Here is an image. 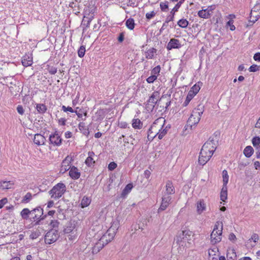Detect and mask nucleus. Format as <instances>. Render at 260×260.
<instances>
[{"label": "nucleus", "instance_id": "13d9d810", "mask_svg": "<svg viewBox=\"0 0 260 260\" xmlns=\"http://www.w3.org/2000/svg\"><path fill=\"white\" fill-rule=\"evenodd\" d=\"M259 67L256 64H253L249 68V71L250 72H255L259 70Z\"/></svg>", "mask_w": 260, "mask_h": 260}, {"label": "nucleus", "instance_id": "8fccbe9b", "mask_svg": "<svg viewBox=\"0 0 260 260\" xmlns=\"http://www.w3.org/2000/svg\"><path fill=\"white\" fill-rule=\"evenodd\" d=\"M47 70L48 72L51 75H54L56 73L57 69L53 66H48Z\"/></svg>", "mask_w": 260, "mask_h": 260}, {"label": "nucleus", "instance_id": "aec40b11", "mask_svg": "<svg viewBox=\"0 0 260 260\" xmlns=\"http://www.w3.org/2000/svg\"><path fill=\"white\" fill-rule=\"evenodd\" d=\"M70 176L73 179H77L80 176V173L78 171L77 167L73 166L69 172Z\"/></svg>", "mask_w": 260, "mask_h": 260}, {"label": "nucleus", "instance_id": "4468645a", "mask_svg": "<svg viewBox=\"0 0 260 260\" xmlns=\"http://www.w3.org/2000/svg\"><path fill=\"white\" fill-rule=\"evenodd\" d=\"M116 233L114 232H109L108 230L106 233L103 235L101 237L102 242H105L106 244H108L109 242H111L114 238Z\"/></svg>", "mask_w": 260, "mask_h": 260}, {"label": "nucleus", "instance_id": "f3484780", "mask_svg": "<svg viewBox=\"0 0 260 260\" xmlns=\"http://www.w3.org/2000/svg\"><path fill=\"white\" fill-rule=\"evenodd\" d=\"M22 64L24 67H27L32 64V56L31 54H26L22 58Z\"/></svg>", "mask_w": 260, "mask_h": 260}, {"label": "nucleus", "instance_id": "20e7f679", "mask_svg": "<svg viewBox=\"0 0 260 260\" xmlns=\"http://www.w3.org/2000/svg\"><path fill=\"white\" fill-rule=\"evenodd\" d=\"M31 218L36 221V225L40 224L41 221L47 218V215H44L43 210L41 207H37L31 210Z\"/></svg>", "mask_w": 260, "mask_h": 260}, {"label": "nucleus", "instance_id": "f8f14e48", "mask_svg": "<svg viewBox=\"0 0 260 260\" xmlns=\"http://www.w3.org/2000/svg\"><path fill=\"white\" fill-rule=\"evenodd\" d=\"M185 0H180L175 7L170 11V15L167 16L168 21H173L174 18V15L176 12H177L179 9L180 8L182 4L184 2Z\"/></svg>", "mask_w": 260, "mask_h": 260}, {"label": "nucleus", "instance_id": "c03bdc74", "mask_svg": "<svg viewBox=\"0 0 260 260\" xmlns=\"http://www.w3.org/2000/svg\"><path fill=\"white\" fill-rule=\"evenodd\" d=\"M32 199V194L30 192H27L23 198L21 202L22 203H29Z\"/></svg>", "mask_w": 260, "mask_h": 260}, {"label": "nucleus", "instance_id": "72a5a7b5", "mask_svg": "<svg viewBox=\"0 0 260 260\" xmlns=\"http://www.w3.org/2000/svg\"><path fill=\"white\" fill-rule=\"evenodd\" d=\"M125 25L130 30H133L135 25V21L133 18H130L125 21Z\"/></svg>", "mask_w": 260, "mask_h": 260}, {"label": "nucleus", "instance_id": "e2e57ef3", "mask_svg": "<svg viewBox=\"0 0 260 260\" xmlns=\"http://www.w3.org/2000/svg\"><path fill=\"white\" fill-rule=\"evenodd\" d=\"M170 21H168V17H167L166 19V20H165V22L163 23V24H162V26H161V28H160V30H159V31H160V33L162 32V31L163 30H164V29L167 27V25H167V24H168L169 22H170Z\"/></svg>", "mask_w": 260, "mask_h": 260}, {"label": "nucleus", "instance_id": "de8ad7c7", "mask_svg": "<svg viewBox=\"0 0 260 260\" xmlns=\"http://www.w3.org/2000/svg\"><path fill=\"white\" fill-rule=\"evenodd\" d=\"M160 71V66H157L151 70V75L158 76Z\"/></svg>", "mask_w": 260, "mask_h": 260}, {"label": "nucleus", "instance_id": "a18cd8bd", "mask_svg": "<svg viewBox=\"0 0 260 260\" xmlns=\"http://www.w3.org/2000/svg\"><path fill=\"white\" fill-rule=\"evenodd\" d=\"M59 224V222L57 220L51 219L49 223V225H50L51 228H52L51 229H55V230H57L58 229Z\"/></svg>", "mask_w": 260, "mask_h": 260}, {"label": "nucleus", "instance_id": "f257e3e1", "mask_svg": "<svg viewBox=\"0 0 260 260\" xmlns=\"http://www.w3.org/2000/svg\"><path fill=\"white\" fill-rule=\"evenodd\" d=\"M215 148L213 146V143L211 141L206 142L201 150L198 162L201 165H205L213 155Z\"/></svg>", "mask_w": 260, "mask_h": 260}, {"label": "nucleus", "instance_id": "2f4dec72", "mask_svg": "<svg viewBox=\"0 0 260 260\" xmlns=\"http://www.w3.org/2000/svg\"><path fill=\"white\" fill-rule=\"evenodd\" d=\"M36 109L40 114H44L47 110V107L43 104H38L36 105Z\"/></svg>", "mask_w": 260, "mask_h": 260}, {"label": "nucleus", "instance_id": "338daca9", "mask_svg": "<svg viewBox=\"0 0 260 260\" xmlns=\"http://www.w3.org/2000/svg\"><path fill=\"white\" fill-rule=\"evenodd\" d=\"M69 7L71 8L72 9L76 8V7H79V4H78L76 2L73 1L70 3L69 4Z\"/></svg>", "mask_w": 260, "mask_h": 260}, {"label": "nucleus", "instance_id": "2eb2a0df", "mask_svg": "<svg viewBox=\"0 0 260 260\" xmlns=\"http://www.w3.org/2000/svg\"><path fill=\"white\" fill-rule=\"evenodd\" d=\"M46 138L44 136L40 134H36L34 136V142L35 144L39 145H45Z\"/></svg>", "mask_w": 260, "mask_h": 260}, {"label": "nucleus", "instance_id": "ea45409f", "mask_svg": "<svg viewBox=\"0 0 260 260\" xmlns=\"http://www.w3.org/2000/svg\"><path fill=\"white\" fill-rule=\"evenodd\" d=\"M10 181H3L0 182V188L2 189H7L11 188L10 185H12Z\"/></svg>", "mask_w": 260, "mask_h": 260}, {"label": "nucleus", "instance_id": "5701e85b", "mask_svg": "<svg viewBox=\"0 0 260 260\" xmlns=\"http://www.w3.org/2000/svg\"><path fill=\"white\" fill-rule=\"evenodd\" d=\"M133 187V185L132 183L127 184L121 193V198H125V197L131 192Z\"/></svg>", "mask_w": 260, "mask_h": 260}, {"label": "nucleus", "instance_id": "bf43d9fd", "mask_svg": "<svg viewBox=\"0 0 260 260\" xmlns=\"http://www.w3.org/2000/svg\"><path fill=\"white\" fill-rule=\"evenodd\" d=\"M227 197H228V192H223V191L220 192V200L222 201L225 202V200L227 199Z\"/></svg>", "mask_w": 260, "mask_h": 260}, {"label": "nucleus", "instance_id": "9b49d317", "mask_svg": "<svg viewBox=\"0 0 260 260\" xmlns=\"http://www.w3.org/2000/svg\"><path fill=\"white\" fill-rule=\"evenodd\" d=\"M49 139L50 144L54 146H60L62 143L61 138L56 133L50 135Z\"/></svg>", "mask_w": 260, "mask_h": 260}, {"label": "nucleus", "instance_id": "4be33fe9", "mask_svg": "<svg viewBox=\"0 0 260 260\" xmlns=\"http://www.w3.org/2000/svg\"><path fill=\"white\" fill-rule=\"evenodd\" d=\"M88 154V156L86 158L85 162L87 166L90 167L95 163V161L93 158V156H94V153L92 151H89Z\"/></svg>", "mask_w": 260, "mask_h": 260}, {"label": "nucleus", "instance_id": "9d476101", "mask_svg": "<svg viewBox=\"0 0 260 260\" xmlns=\"http://www.w3.org/2000/svg\"><path fill=\"white\" fill-rule=\"evenodd\" d=\"M253 17L254 19L250 21L254 23L260 17V4H256L251 9L250 12V19Z\"/></svg>", "mask_w": 260, "mask_h": 260}, {"label": "nucleus", "instance_id": "e433bc0d", "mask_svg": "<svg viewBox=\"0 0 260 260\" xmlns=\"http://www.w3.org/2000/svg\"><path fill=\"white\" fill-rule=\"evenodd\" d=\"M253 146L256 149H260V137L258 136L254 137L252 139Z\"/></svg>", "mask_w": 260, "mask_h": 260}, {"label": "nucleus", "instance_id": "c9c22d12", "mask_svg": "<svg viewBox=\"0 0 260 260\" xmlns=\"http://www.w3.org/2000/svg\"><path fill=\"white\" fill-rule=\"evenodd\" d=\"M182 236H184L185 240H190L191 237L193 236V233L189 230H184L182 231Z\"/></svg>", "mask_w": 260, "mask_h": 260}, {"label": "nucleus", "instance_id": "0e129e2a", "mask_svg": "<svg viewBox=\"0 0 260 260\" xmlns=\"http://www.w3.org/2000/svg\"><path fill=\"white\" fill-rule=\"evenodd\" d=\"M18 113L21 115H23L24 113L23 107L21 105H18L17 107Z\"/></svg>", "mask_w": 260, "mask_h": 260}, {"label": "nucleus", "instance_id": "4c0bfd02", "mask_svg": "<svg viewBox=\"0 0 260 260\" xmlns=\"http://www.w3.org/2000/svg\"><path fill=\"white\" fill-rule=\"evenodd\" d=\"M91 203V200L87 197H84L81 201V206L82 208L87 207Z\"/></svg>", "mask_w": 260, "mask_h": 260}, {"label": "nucleus", "instance_id": "a211bd4d", "mask_svg": "<svg viewBox=\"0 0 260 260\" xmlns=\"http://www.w3.org/2000/svg\"><path fill=\"white\" fill-rule=\"evenodd\" d=\"M72 160V158L70 157L69 156L66 157V158L62 161L61 163V170L66 172L69 170L70 169H71V167L70 166L71 161Z\"/></svg>", "mask_w": 260, "mask_h": 260}, {"label": "nucleus", "instance_id": "393cba45", "mask_svg": "<svg viewBox=\"0 0 260 260\" xmlns=\"http://www.w3.org/2000/svg\"><path fill=\"white\" fill-rule=\"evenodd\" d=\"M156 49L154 48H151L145 52V55L147 59H152L156 54Z\"/></svg>", "mask_w": 260, "mask_h": 260}, {"label": "nucleus", "instance_id": "3c124183", "mask_svg": "<svg viewBox=\"0 0 260 260\" xmlns=\"http://www.w3.org/2000/svg\"><path fill=\"white\" fill-rule=\"evenodd\" d=\"M85 52V48L83 46H81L78 51L79 57H82L84 56Z\"/></svg>", "mask_w": 260, "mask_h": 260}, {"label": "nucleus", "instance_id": "b1692460", "mask_svg": "<svg viewBox=\"0 0 260 260\" xmlns=\"http://www.w3.org/2000/svg\"><path fill=\"white\" fill-rule=\"evenodd\" d=\"M197 212L199 214L206 210V205L203 200H201L197 203Z\"/></svg>", "mask_w": 260, "mask_h": 260}, {"label": "nucleus", "instance_id": "6e6552de", "mask_svg": "<svg viewBox=\"0 0 260 260\" xmlns=\"http://www.w3.org/2000/svg\"><path fill=\"white\" fill-rule=\"evenodd\" d=\"M161 203L160 207L158 209V212L165 210L171 203L172 198L171 196L165 193L162 194Z\"/></svg>", "mask_w": 260, "mask_h": 260}, {"label": "nucleus", "instance_id": "bb28decb", "mask_svg": "<svg viewBox=\"0 0 260 260\" xmlns=\"http://www.w3.org/2000/svg\"><path fill=\"white\" fill-rule=\"evenodd\" d=\"M143 123L141 120L137 119H133L132 120V126L135 129H141L142 127Z\"/></svg>", "mask_w": 260, "mask_h": 260}, {"label": "nucleus", "instance_id": "864d4df0", "mask_svg": "<svg viewBox=\"0 0 260 260\" xmlns=\"http://www.w3.org/2000/svg\"><path fill=\"white\" fill-rule=\"evenodd\" d=\"M61 110L64 112H70L71 113H74L75 112V110H74L72 107L69 106L66 107L64 105L61 107Z\"/></svg>", "mask_w": 260, "mask_h": 260}, {"label": "nucleus", "instance_id": "a878e982", "mask_svg": "<svg viewBox=\"0 0 260 260\" xmlns=\"http://www.w3.org/2000/svg\"><path fill=\"white\" fill-rule=\"evenodd\" d=\"M78 128L79 130L84 134L85 136H88L89 134V131L85 125L84 122H80L78 125Z\"/></svg>", "mask_w": 260, "mask_h": 260}, {"label": "nucleus", "instance_id": "f704fd0d", "mask_svg": "<svg viewBox=\"0 0 260 260\" xmlns=\"http://www.w3.org/2000/svg\"><path fill=\"white\" fill-rule=\"evenodd\" d=\"M20 214L23 219H27L29 218V215H31V210H29L28 208H24Z\"/></svg>", "mask_w": 260, "mask_h": 260}, {"label": "nucleus", "instance_id": "1a4fd4ad", "mask_svg": "<svg viewBox=\"0 0 260 260\" xmlns=\"http://www.w3.org/2000/svg\"><path fill=\"white\" fill-rule=\"evenodd\" d=\"M223 224H221L220 230L218 231H212L211 234V241L212 244H215L219 242L221 240V235L222 233Z\"/></svg>", "mask_w": 260, "mask_h": 260}, {"label": "nucleus", "instance_id": "c756f323", "mask_svg": "<svg viewBox=\"0 0 260 260\" xmlns=\"http://www.w3.org/2000/svg\"><path fill=\"white\" fill-rule=\"evenodd\" d=\"M228 260H235L237 257V255L235 250L233 249L228 250L226 254Z\"/></svg>", "mask_w": 260, "mask_h": 260}, {"label": "nucleus", "instance_id": "4d7b16f0", "mask_svg": "<svg viewBox=\"0 0 260 260\" xmlns=\"http://www.w3.org/2000/svg\"><path fill=\"white\" fill-rule=\"evenodd\" d=\"M156 13L154 11H152L146 14V18L148 20H150L153 17H154Z\"/></svg>", "mask_w": 260, "mask_h": 260}, {"label": "nucleus", "instance_id": "423d86ee", "mask_svg": "<svg viewBox=\"0 0 260 260\" xmlns=\"http://www.w3.org/2000/svg\"><path fill=\"white\" fill-rule=\"evenodd\" d=\"M59 234L57 230L51 229L45 236V242L46 244H51L58 239Z\"/></svg>", "mask_w": 260, "mask_h": 260}, {"label": "nucleus", "instance_id": "6ab92c4d", "mask_svg": "<svg viewBox=\"0 0 260 260\" xmlns=\"http://www.w3.org/2000/svg\"><path fill=\"white\" fill-rule=\"evenodd\" d=\"M107 244L105 243V242H102V238L95 244L92 248V253L95 254L98 253L105 245Z\"/></svg>", "mask_w": 260, "mask_h": 260}, {"label": "nucleus", "instance_id": "473e14b6", "mask_svg": "<svg viewBox=\"0 0 260 260\" xmlns=\"http://www.w3.org/2000/svg\"><path fill=\"white\" fill-rule=\"evenodd\" d=\"M74 113L76 114L79 118H82L83 115H84L85 116H87V111L84 109H80L79 107L76 108Z\"/></svg>", "mask_w": 260, "mask_h": 260}, {"label": "nucleus", "instance_id": "58836bf2", "mask_svg": "<svg viewBox=\"0 0 260 260\" xmlns=\"http://www.w3.org/2000/svg\"><path fill=\"white\" fill-rule=\"evenodd\" d=\"M162 12H166L169 10V2L168 1L161 2L159 4Z\"/></svg>", "mask_w": 260, "mask_h": 260}, {"label": "nucleus", "instance_id": "09e8293b", "mask_svg": "<svg viewBox=\"0 0 260 260\" xmlns=\"http://www.w3.org/2000/svg\"><path fill=\"white\" fill-rule=\"evenodd\" d=\"M223 183H228L229 181V175L228 171L224 170L222 171Z\"/></svg>", "mask_w": 260, "mask_h": 260}, {"label": "nucleus", "instance_id": "a19ab883", "mask_svg": "<svg viewBox=\"0 0 260 260\" xmlns=\"http://www.w3.org/2000/svg\"><path fill=\"white\" fill-rule=\"evenodd\" d=\"M188 24V21L185 19H181L177 22V24L182 28H186Z\"/></svg>", "mask_w": 260, "mask_h": 260}, {"label": "nucleus", "instance_id": "dca6fc26", "mask_svg": "<svg viewBox=\"0 0 260 260\" xmlns=\"http://www.w3.org/2000/svg\"><path fill=\"white\" fill-rule=\"evenodd\" d=\"M175 192V188L172 181L170 180H168L166 182V190L163 192V193L171 196L174 194Z\"/></svg>", "mask_w": 260, "mask_h": 260}, {"label": "nucleus", "instance_id": "69168bd1", "mask_svg": "<svg viewBox=\"0 0 260 260\" xmlns=\"http://www.w3.org/2000/svg\"><path fill=\"white\" fill-rule=\"evenodd\" d=\"M222 224L221 222L217 221L214 225V229L213 231H218V230H220L219 226Z\"/></svg>", "mask_w": 260, "mask_h": 260}, {"label": "nucleus", "instance_id": "cd10ccee", "mask_svg": "<svg viewBox=\"0 0 260 260\" xmlns=\"http://www.w3.org/2000/svg\"><path fill=\"white\" fill-rule=\"evenodd\" d=\"M253 149L251 146H246L243 151V153L246 157H250L253 153Z\"/></svg>", "mask_w": 260, "mask_h": 260}, {"label": "nucleus", "instance_id": "7c9ffc66", "mask_svg": "<svg viewBox=\"0 0 260 260\" xmlns=\"http://www.w3.org/2000/svg\"><path fill=\"white\" fill-rule=\"evenodd\" d=\"M119 227V222L118 221V220H116L112 223L111 226L108 229L109 232H114L115 233H116V231L118 230Z\"/></svg>", "mask_w": 260, "mask_h": 260}, {"label": "nucleus", "instance_id": "37998d69", "mask_svg": "<svg viewBox=\"0 0 260 260\" xmlns=\"http://www.w3.org/2000/svg\"><path fill=\"white\" fill-rule=\"evenodd\" d=\"M194 96L192 94V93L191 94V92H188V93L187 95V96L186 98L185 101L183 103L182 106L184 107L187 106L188 105V104L189 103V102H190V101L193 98Z\"/></svg>", "mask_w": 260, "mask_h": 260}, {"label": "nucleus", "instance_id": "5fc2aeb1", "mask_svg": "<svg viewBox=\"0 0 260 260\" xmlns=\"http://www.w3.org/2000/svg\"><path fill=\"white\" fill-rule=\"evenodd\" d=\"M258 235L256 233H254L252 235L251 238L248 240V241H251L252 240L255 243H256L258 242Z\"/></svg>", "mask_w": 260, "mask_h": 260}, {"label": "nucleus", "instance_id": "ddd939ff", "mask_svg": "<svg viewBox=\"0 0 260 260\" xmlns=\"http://www.w3.org/2000/svg\"><path fill=\"white\" fill-rule=\"evenodd\" d=\"M181 47V45L178 40L176 39H171L167 46V49L171 50L173 49H179Z\"/></svg>", "mask_w": 260, "mask_h": 260}, {"label": "nucleus", "instance_id": "f03ea898", "mask_svg": "<svg viewBox=\"0 0 260 260\" xmlns=\"http://www.w3.org/2000/svg\"><path fill=\"white\" fill-rule=\"evenodd\" d=\"M166 122L163 117H159L156 119L148 131L147 139L148 141H152L154 138L157 136L155 134L158 133L159 128H162Z\"/></svg>", "mask_w": 260, "mask_h": 260}, {"label": "nucleus", "instance_id": "774afa93", "mask_svg": "<svg viewBox=\"0 0 260 260\" xmlns=\"http://www.w3.org/2000/svg\"><path fill=\"white\" fill-rule=\"evenodd\" d=\"M253 59L255 61H260V52L256 53L254 55Z\"/></svg>", "mask_w": 260, "mask_h": 260}, {"label": "nucleus", "instance_id": "0eeeda50", "mask_svg": "<svg viewBox=\"0 0 260 260\" xmlns=\"http://www.w3.org/2000/svg\"><path fill=\"white\" fill-rule=\"evenodd\" d=\"M159 93L158 91H154L147 101L146 105V109L148 110L152 111L158 101Z\"/></svg>", "mask_w": 260, "mask_h": 260}, {"label": "nucleus", "instance_id": "603ef678", "mask_svg": "<svg viewBox=\"0 0 260 260\" xmlns=\"http://www.w3.org/2000/svg\"><path fill=\"white\" fill-rule=\"evenodd\" d=\"M183 240H185V238L184 236H182L181 232L176 236L175 240L176 241V243L178 244H180V243L182 242Z\"/></svg>", "mask_w": 260, "mask_h": 260}, {"label": "nucleus", "instance_id": "c85d7f7f", "mask_svg": "<svg viewBox=\"0 0 260 260\" xmlns=\"http://www.w3.org/2000/svg\"><path fill=\"white\" fill-rule=\"evenodd\" d=\"M168 132L167 126H166L165 128L164 127L162 128H159L158 133H157L155 135H157L158 138L159 140L162 139V138L165 136Z\"/></svg>", "mask_w": 260, "mask_h": 260}, {"label": "nucleus", "instance_id": "052dcab7", "mask_svg": "<svg viewBox=\"0 0 260 260\" xmlns=\"http://www.w3.org/2000/svg\"><path fill=\"white\" fill-rule=\"evenodd\" d=\"M234 21L233 20H230L226 23V25L230 26L231 30H234L235 29V26L233 25Z\"/></svg>", "mask_w": 260, "mask_h": 260}, {"label": "nucleus", "instance_id": "412c9836", "mask_svg": "<svg viewBox=\"0 0 260 260\" xmlns=\"http://www.w3.org/2000/svg\"><path fill=\"white\" fill-rule=\"evenodd\" d=\"M198 15L200 18L208 19L211 17L212 14L211 13H209V10L205 9L200 10L198 13Z\"/></svg>", "mask_w": 260, "mask_h": 260}, {"label": "nucleus", "instance_id": "79ce46f5", "mask_svg": "<svg viewBox=\"0 0 260 260\" xmlns=\"http://www.w3.org/2000/svg\"><path fill=\"white\" fill-rule=\"evenodd\" d=\"M200 89V87L199 85L195 84L190 89V90L188 91L189 92H191V94L194 96H195L199 91Z\"/></svg>", "mask_w": 260, "mask_h": 260}, {"label": "nucleus", "instance_id": "680f3d73", "mask_svg": "<svg viewBox=\"0 0 260 260\" xmlns=\"http://www.w3.org/2000/svg\"><path fill=\"white\" fill-rule=\"evenodd\" d=\"M117 167V164L115 162H111L108 165V169L110 171L114 170Z\"/></svg>", "mask_w": 260, "mask_h": 260}, {"label": "nucleus", "instance_id": "6e6d98bb", "mask_svg": "<svg viewBox=\"0 0 260 260\" xmlns=\"http://www.w3.org/2000/svg\"><path fill=\"white\" fill-rule=\"evenodd\" d=\"M157 79V76L155 75H151L150 76L146 79V81L148 83H152Z\"/></svg>", "mask_w": 260, "mask_h": 260}, {"label": "nucleus", "instance_id": "49530a36", "mask_svg": "<svg viewBox=\"0 0 260 260\" xmlns=\"http://www.w3.org/2000/svg\"><path fill=\"white\" fill-rule=\"evenodd\" d=\"M90 21L86 19V16H84L82 22V25L83 27V30L85 28H88L90 26Z\"/></svg>", "mask_w": 260, "mask_h": 260}, {"label": "nucleus", "instance_id": "39448f33", "mask_svg": "<svg viewBox=\"0 0 260 260\" xmlns=\"http://www.w3.org/2000/svg\"><path fill=\"white\" fill-rule=\"evenodd\" d=\"M202 112L193 111L190 116L189 117L185 125L186 129L188 127L192 129L193 126L196 125L201 119Z\"/></svg>", "mask_w": 260, "mask_h": 260}, {"label": "nucleus", "instance_id": "7ed1b4c3", "mask_svg": "<svg viewBox=\"0 0 260 260\" xmlns=\"http://www.w3.org/2000/svg\"><path fill=\"white\" fill-rule=\"evenodd\" d=\"M66 191V186L62 183H58L54 185L49 191L51 198L54 200H58L60 198Z\"/></svg>", "mask_w": 260, "mask_h": 260}]
</instances>
